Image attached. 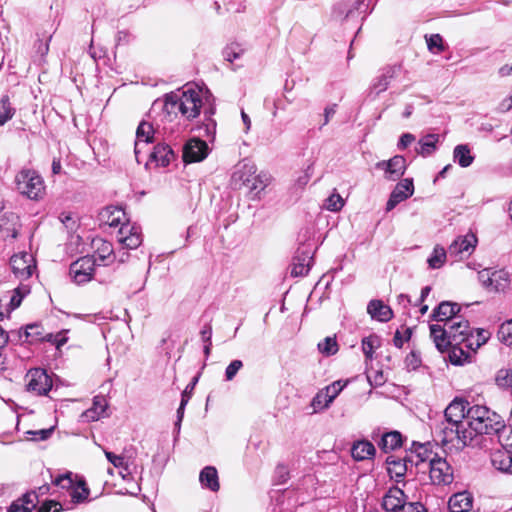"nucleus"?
Wrapping results in <instances>:
<instances>
[{"mask_svg": "<svg viewBox=\"0 0 512 512\" xmlns=\"http://www.w3.org/2000/svg\"><path fill=\"white\" fill-rule=\"evenodd\" d=\"M465 430L471 437V445L479 435H498L503 437L512 428L506 426L502 417L486 406H469L466 412Z\"/></svg>", "mask_w": 512, "mask_h": 512, "instance_id": "obj_1", "label": "nucleus"}, {"mask_svg": "<svg viewBox=\"0 0 512 512\" xmlns=\"http://www.w3.org/2000/svg\"><path fill=\"white\" fill-rule=\"evenodd\" d=\"M471 332L469 322L461 315L454 317L444 326L430 325V336L440 352L446 351L449 346L462 345Z\"/></svg>", "mask_w": 512, "mask_h": 512, "instance_id": "obj_2", "label": "nucleus"}, {"mask_svg": "<svg viewBox=\"0 0 512 512\" xmlns=\"http://www.w3.org/2000/svg\"><path fill=\"white\" fill-rule=\"evenodd\" d=\"M436 439L443 445H451L456 449H463L471 445V437L465 430V423L458 424L452 421L442 419L438 421L433 428Z\"/></svg>", "mask_w": 512, "mask_h": 512, "instance_id": "obj_3", "label": "nucleus"}, {"mask_svg": "<svg viewBox=\"0 0 512 512\" xmlns=\"http://www.w3.org/2000/svg\"><path fill=\"white\" fill-rule=\"evenodd\" d=\"M17 191L31 200H39L45 195L43 178L35 171L22 169L15 177Z\"/></svg>", "mask_w": 512, "mask_h": 512, "instance_id": "obj_4", "label": "nucleus"}, {"mask_svg": "<svg viewBox=\"0 0 512 512\" xmlns=\"http://www.w3.org/2000/svg\"><path fill=\"white\" fill-rule=\"evenodd\" d=\"M243 182L251 194V199L259 197V194L266 188L270 182V175L261 172L256 175V166L254 164H243V166L234 173Z\"/></svg>", "mask_w": 512, "mask_h": 512, "instance_id": "obj_5", "label": "nucleus"}, {"mask_svg": "<svg viewBox=\"0 0 512 512\" xmlns=\"http://www.w3.org/2000/svg\"><path fill=\"white\" fill-rule=\"evenodd\" d=\"M180 114L187 120H193L199 116L203 105L201 92L193 88H187L179 93Z\"/></svg>", "mask_w": 512, "mask_h": 512, "instance_id": "obj_6", "label": "nucleus"}, {"mask_svg": "<svg viewBox=\"0 0 512 512\" xmlns=\"http://www.w3.org/2000/svg\"><path fill=\"white\" fill-rule=\"evenodd\" d=\"M429 468L430 479L433 484L449 485L453 482V469L445 458L435 454L430 460Z\"/></svg>", "mask_w": 512, "mask_h": 512, "instance_id": "obj_7", "label": "nucleus"}, {"mask_svg": "<svg viewBox=\"0 0 512 512\" xmlns=\"http://www.w3.org/2000/svg\"><path fill=\"white\" fill-rule=\"evenodd\" d=\"M96 265V259L90 256L81 257L70 265V276L77 284L87 283L92 279Z\"/></svg>", "mask_w": 512, "mask_h": 512, "instance_id": "obj_8", "label": "nucleus"}, {"mask_svg": "<svg viewBox=\"0 0 512 512\" xmlns=\"http://www.w3.org/2000/svg\"><path fill=\"white\" fill-rule=\"evenodd\" d=\"M27 389L36 395H47L52 388V379L45 369L33 368L26 375Z\"/></svg>", "mask_w": 512, "mask_h": 512, "instance_id": "obj_9", "label": "nucleus"}, {"mask_svg": "<svg viewBox=\"0 0 512 512\" xmlns=\"http://www.w3.org/2000/svg\"><path fill=\"white\" fill-rule=\"evenodd\" d=\"M401 71V65L387 66L376 76L370 85L368 97L375 99L382 92L386 91L390 82L398 76Z\"/></svg>", "mask_w": 512, "mask_h": 512, "instance_id": "obj_10", "label": "nucleus"}, {"mask_svg": "<svg viewBox=\"0 0 512 512\" xmlns=\"http://www.w3.org/2000/svg\"><path fill=\"white\" fill-rule=\"evenodd\" d=\"M10 265L15 276L22 280L30 278L36 269L33 256L27 252L13 255Z\"/></svg>", "mask_w": 512, "mask_h": 512, "instance_id": "obj_11", "label": "nucleus"}, {"mask_svg": "<svg viewBox=\"0 0 512 512\" xmlns=\"http://www.w3.org/2000/svg\"><path fill=\"white\" fill-rule=\"evenodd\" d=\"M376 169L384 171L385 179L396 181L404 175L407 165L406 159L401 155H395L389 160H382L376 163Z\"/></svg>", "mask_w": 512, "mask_h": 512, "instance_id": "obj_12", "label": "nucleus"}, {"mask_svg": "<svg viewBox=\"0 0 512 512\" xmlns=\"http://www.w3.org/2000/svg\"><path fill=\"white\" fill-rule=\"evenodd\" d=\"M209 154L208 144L199 138H192L183 147V161L194 163L204 160Z\"/></svg>", "mask_w": 512, "mask_h": 512, "instance_id": "obj_13", "label": "nucleus"}, {"mask_svg": "<svg viewBox=\"0 0 512 512\" xmlns=\"http://www.w3.org/2000/svg\"><path fill=\"white\" fill-rule=\"evenodd\" d=\"M477 238L473 234H467L463 237L455 239L448 248V254L455 260H461L468 257L474 250Z\"/></svg>", "mask_w": 512, "mask_h": 512, "instance_id": "obj_14", "label": "nucleus"}, {"mask_svg": "<svg viewBox=\"0 0 512 512\" xmlns=\"http://www.w3.org/2000/svg\"><path fill=\"white\" fill-rule=\"evenodd\" d=\"M117 241L127 249H136L142 243L140 227L125 223L117 232Z\"/></svg>", "mask_w": 512, "mask_h": 512, "instance_id": "obj_15", "label": "nucleus"}, {"mask_svg": "<svg viewBox=\"0 0 512 512\" xmlns=\"http://www.w3.org/2000/svg\"><path fill=\"white\" fill-rule=\"evenodd\" d=\"M414 193L413 179L405 178L397 183L386 204V210L391 211L399 203L411 197Z\"/></svg>", "mask_w": 512, "mask_h": 512, "instance_id": "obj_16", "label": "nucleus"}, {"mask_svg": "<svg viewBox=\"0 0 512 512\" xmlns=\"http://www.w3.org/2000/svg\"><path fill=\"white\" fill-rule=\"evenodd\" d=\"M154 128L151 123L147 121H141L136 130V141L134 145L135 158L138 163H141V153L144 148L151 142H153Z\"/></svg>", "mask_w": 512, "mask_h": 512, "instance_id": "obj_17", "label": "nucleus"}, {"mask_svg": "<svg viewBox=\"0 0 512 512\" xmlns=\"http://www.w3.org/2000/svg\"><path fill=\"white\" fill-rule=\"evenodd\" d=\"M469 406V402L455 399L445 409L442 419L463 424L466 422V412Z\"/></svg>", "mask_w": 512, "mask_h": 512, "instance_id": "obj_18", "label": "nucleus"}, {"mask_svg": "<svg viewBox=\"0 0 512 512\" xmlns=\"http://www.w3.org/2000/svg\"><path fill=\"white\" fill-rule=\"evenodd\" d=\"M406 495L398 487H393L383 497L382 507L387 512H399L406 504Z\"/></svg>", "mask_w": 512, "mask_h": 512, "instance_id": "obj_19", "label": "nucleus"}, {"mask_svg": "<svg viewBox=\"0 0 512 512\" xmlns=\"http://www.w3.org/2000/svg\"><path fill=\"white\" fill-rule=\"evenodd\" d=\"M461 307L459 304L450 301L441 302L431 314L430 318L437 322H445L447 324L451 319L459 316Z\"/></svg>", "mask_w": 512, "mask_h": 512, "instance_id": "obj_20", "label": "nucleus"}, {"mask_svg": "<svg viewBox=\"0 0 512 512\" xmlns=\"http://www.w3.org/2000/svg\"><path fill=\"white\" fill-rule=\"evenodd\" d=\"M312 259L310 250L299 248L293 258L291 275L295 277L306 275L310 270Z\"/></svg>", "mask_w": 512, "mask_h": 512, "instance_id": "obj_21", "label": "nucleus"}, {"mask_svg": "<svg viewBox=\"0 0 512 512\" xmlns=\"http://www.w3.org/2000/svg\"><path fill=\"white\" fill-rule=\"evenodd\" d=\"M491 463L498 471L512 474V450L507 448L497 449L491 454Z\"/></svg>", "mask_w": 512, "mask_h": 512, "instance_id": "obj_22", "label": "nucleus"}, {"mask_svg": "<svg viewBox=\"0 0 512 512\" xmlns=\"http://www.w3.org/2000/svg\"><path fill=\"white\" fill-rule=\"evenodd\" d=\"M149 159L158 166L166 167L175 159V153L169 145L159 143L150 152Z\"/></svg>", "mask_w": 512, "mask_h": 512, "instance_id": "obj_23", "label": "nucleus"}, {"mask_svg": "<svg viewBox=\"0 0 512 512\" xmlns=\"http://www.w3.org/2000/svg\"><path fill=\"white\" fill-rule=\"evenodd\" d=\"M108 408V402L105 396L97 395L93 398L92 407L83 412L82 418L87 422L97 421L100 418L106 416V409Z\"/></svg>", "mask_w": 512, "mask_h": 512, "instance_id": "obj_24", "label": "nucleus"}, {"mask_svg": "<svg viewBox=\"0 0 512 512\" xmlns=\"http://www.w3.org/2000/svg\"><path fill=\"white\" fill-rule=\"evenodd\" d=\"M473 498L470 493L458 492L453 494L448 501L450 512H468L472 508Z\"/></svg>", "mask_w": 512, "mask_h": 512, "instance_id": "obj_25", "label": "nucleus"}, {"mask_svg": "<svg viewBox=\"0 0 512 512\" xmlns=\"http://www.w3.org/2000/svg\"><path fill=\"white\" fill-rule=\"evenodd\" d=\"M367 312L373 319L387 322L393 317L392 309L381 300H371L367 306Z\"/></svg>", "mask_w": 512, "mask_h": 512, "instance_id": "obj_26", "label": "nucleus"}, {"mask_svg": "<svg viewBox=\"0 0 512 512\" xmlns=\"http://www.w3.org/2000/svg\"><path fill=\"white\" fill-rule=\"evenodd\" d=\"M199 481L203 488L209 489L212 492H217L220 489L218 472L213 466H206L201 470Z\"/></svg>", "mask_w": 512, "mask_h": 512, "instance_id": "obj_27", "label": "nucleus"}, {"mask_svg": "<svg viewBox=\"0 0 512 512\" xmlns=\"http://www.w3.org/2000/svg\"><path fill=\"white\" fill-rule=\"evenodd\" d=\"M375 452L376 450L374 445L367 440L354 443L351 449L352 457L356 461L370 459L375 455Z\"/></svg>", "mask_w": 512, "mask_h": 512, "instance_id": "obj_28", "label": "nucleus"}, {"mask_svg": "<svg viewBox=\"0 0 512 512\" xmlns=\"http://www.w3.org/2000/svg\"><path fill=\"white\" fill-rule=\"evenodd\" d=\"M475 157L472 155L470 147L467 144H459L453 150V160L462 168L469 167Z\"/></svg>", "mask_w": 512, "mask_h": 512, "instance_id": "obj_29", "label": "nucleus"}, {"mask_svg": "<svg viewBox=\"0 0 512 512\" xmlns=\"http://www.w3.org/2000/svg\"><path fill=\"white\" fill-rule=\"evenodd\" d=\"M17 337V341H22L23 338L27 342H34L42 339L41 326L38 324H29L22 331H11V337Z\"/></svg>", "mask_w": 512, "mask_h": 512, "instance_id": "obj_30", "label": "nucleus"}, {"mask_svg": "<svg viewBox=\"0 0 512 512\" xmlns=\"http://www.w3.org/2000/svg\"><path fill=\"white\" fill-rule=\"evenodd\" d=\"M402 440H403V438H402V435L400 432L391 431V432L385 433L382 436L379 446L384 452H388V451L395 450V449L401 447Z\"/></svg>", "mask_w": 512, "mask_h": 512, "instance_id": "obj_31", "label": "nucleus"}, {"mask_svg": "<svg viewBox=\"0 0 512 512\" xmlns=\"http://www.w3.org/2000/svg\"><path fill=\"white\" fill-rule=\"evenodd\" d=\"M492 276V283L490 291L503 292L510 286V275L507 271L494 270Z\"/></svg>", "mask_w": 512, "mask_h": 512, "instance_id": "obj_32", "label": "nucleus"}, {"mask_svg": "<svg viewBox=\"0 0 512 512\" xmlns=\"http://www.w3.org/2000/svg\"><path fill=\"white\" fill-rule=\"evenodd\" d=\"M439 140L437 134H428L419 140V148L416 149L417 153L423 157L432 155L436 150V144Z\"/></svg>", "mask_w": 512, "mask_h": 512, "instance_id": "obj_33", "label": "nucleus"}, {"mask_svg": "<svg viewBox=\"0 0 512 512\" xmlns=\"http://www.w3.org/2000/svg\"><path fill=\"white\" fill-rule=\"evenodd\" d=\"M17 218L11 214L10 217H3L0 219V232L5 239H15L18 236Z\"/></svg>", "mask_w": 512, "mask_h": 512, "instance_id": "obj_34", "label": "nucleus"}, {"mask_svg": "<svg viewBox=\"0 0 512 512\" xmlns=\"http://www.w3.org/2000/svg\"><path fill=\"white\" fill-rule=\"evenodd\" d=\"M180 96L177 92H171L165 96V100L162 104V110L166 116L172 115L177 116L180 113Z\"/></svg>", "mask_w": 512, "mask_h": 512, "instance_id": "obj_35", "label": "nucleus"}, {"mask_svg": "<svg viewBox=\"0 0 512 512\" xmlns=\"http://www.w3.org/2000/svg\"><path fill=\"white\" fill-rule=\"evenodd\" d=\"M386 462L388 464L387 471L390 477L395 478L396 481H400L406 474V463L402 462L400 459H394L393 457H388Z\"/></svg>", "mask_w": 512, "mask_h": 512, "instance_id": "obj_36", "label": "nucleus"}, {"mask_svg": "<svg viewBox=\"0 0 512 512\" xmlns=\"http://www.w3.org/2000/svg\"><path fill=\"white\" fill-rule=\"evenodd\" d=\"M93 259L97 260V265H106L109 262L113 261V248L112 245L103 241L101 246L97 248L95 255L91 256Z\"/></svg>", "mask_w": 512, "mask_h": 512, "instance_id": "obj_37", "label": "nucleus"}, {"mask_svg": "<svg viewBox=\"0 0 512 512\" xmlns=\"http://www.w3.org/2000/svg\"><path fill=\"white\" fill-rule=\"evenodd\" d=\"M107 460L116 468L123 469L131 474L130 463H132V456L116 455L110 451H104Z\"/></svg>", "mask_w": 512, "mask_h": 512, "instance_id": "obj_38", "label": "nucleus"}, {"mask_svg": "<svg viewBox=\"0 0 512 512\" xmlns=\"http://www.w3.org/2000/svg\"><path fill=\"white\" fill-rule=\"evenodd\" d=\"M381 341L379 336L372 334L364 337L362 340V351L365 357L369 360L373 359L374 350L380 347Z\"/></svg>", "mask_w": 512, "mask_h": 512, "instance_id": "obj_39", "label": "nucleus"}, {"mask_svg": "<svg viewBox=\"0 0 512 512\" xmlns=\"http://www.w3.org/2000/svg\"><path fill=\"white\" fill-rule=\"evenodd\" d=\"M449 348H451L449 358L452 364L463 365L465 362L469 361L470 351H465L464 346H449Z\"/></svg>", "mask_w": 512, "mask_h": 512, "instance_id": "obj_40", "label": "nucleus"}, {"mask_svg": "<svg viewBox=\"0 0 512 512\" xmlns=\"http://www.w3.org/2000/svg\"><path fill=\"white\" fill-rule=\"evenodd\" d=\"M447 253L448 251L446 252L443 247L435 246L432 255L427 260L429 267L431 269L440 268L445 263Z\"/></svg>", "mask_w": 512, "mask_h": 512, "instance_id": "obj_41", "label": "nucleus"}, {"mask_svg": "<svg viewBox=\"0 0 512 512\" xmlns=\"http://www.w3.org/2000/svg\"><path fill=\"white\" fill-rule=\"evenodd\" d=\"M30 293V288L27 285H20L13 291V295L9 302L8 312L13 311L18 308L23 300V298Z\"/></svg>", "mask_w": 512, "mask_h": 512, "instance_id": "obj_42", "label": "nucleus"}, {"mask_svg": "<svg viewBox=\"0 0 512 512\" xmlns=\"http://www.w3.org/2000/svg\"><path fill=\"white\" fill-rule=\"evenodd\" d=\"M496 384L512 394V370L500 369L496 374Z\"/></svg>", "mask_w": 512, "mask_h": 512, "instance_id": "obj_43", "label": "nucleus"}, {"mask_svg": "<svg viewBox=\"0 0 512 512\" xmlns=\"http://www.w3.org/2000/svg\"><path fill=\"white\" fill-rule=\"evenodd\" d=\"M14 112L9 97L7 95L3 96L0 100V126L12 119Z\"/></svg>", "mask_w": 512, "mask_h": 512, "instance_id": "obj_44", "label": "nucleus"}, {"mask_svg": "<svg viewBox=\"0 0 512 512\" xmlns=\"http://www.w3.org/2000/svg\"><path fill=\"white\" fill-rule=\"evenodd\" d=\"M318 349L321 354L325 356H331L337 353L338 344L335 337H326L324 340L318 343Z\"/></svg>", "mask_w": 512, "mask_h": 512, "instance_id": "obj_45", "label": "nucleus"}, {"mask_svg": "<svg viewBox=\"0 0 512 512\" xmlns=\"http://www.w3.org/2000/svg\"><path fill=\"white\" fill-rule=\"evenodd\" d=\"M413 446L415 447V454L418 460L416 461V465H419L420 463L428 462L430 464L431 458L435 455L430 450L428 445L426 444H420V443H413Z\"/></svg>", "mask_w": 512, "mask_h": 512, "instance_id": "obj_46", "label": "nucleus"}, {"mask_svg": "<svg viewBox=\"0 0 512 512\" xmlns=\"http://www.w3.org/2000/svg\"><path fill=\"white\" fill-rule=\"evenodd\" d=\"M89 496V489L84 483L77 484L72 491H70L71 502L74 504L82 503L87 500Z\"/></svg>", "mask_w": 512, "mask_h": 512, "instance_id": "obj_47", "label": "nucleus"}, {"mask_svg": "<svg viewBox=\"0 0 512 512\" xmlns=\"http://www.w3.org/2000/svg\"><path fill=\"white\" fill-rule=\"evenodd\" d=\"M497 335L500 342L507 346H512V320L502 323Z\"/></svg>", "mask_w": 512, "mask_h": 512, "instance_id": "obj_48", "label": "nucleus"}, {"mask_svg": "<svg viewBox=\"0 0 512 512\" xmlns=\"http://www.w3.org/2000/svg\"><path fill=\"white\" fill-rule=\"evenodd\" d=\"M427 47L430 52L438 54L444 51L445 47L443 44V38L439 34H432L429 37L426 36Z\"/></svg>", "mask_w": 512, "mask_h": 512, "instance_id": "obj_49", "label": "nucleus"}, {"mask_svg": "<svg viewBox=\"0 0 512 512\" xmlns=\"http://www.w3.org/2000/svg\"><path fill=\"white\" fill-rule=\"evenodd\" d=\"M346 385V382L345 383H342V381L338 380V381H335L333 382L332 384L326 386L323 391L325 392L326 394V397L327 398V401L328 402H333V400L339 395V393L343 390V388L345 387Z\"/></svg>", "mask_w": 512, "mask_h": 512, "instance_id": "obj_50", "label": "nucleus"}, {"mask_svg": "<svg viewBox=\"0 0 512 512\" xmlns=\"http://www.w3.org/2000/svg\"><path fill=\"white\" fill-rule=\"evenodd\" d=\"M343 205L344 200L339 194H332L325 201L326 209L333 212L341 210Z\"/></svg>", "mask_w": 512, "mask_h": 512, "instance_id": "obj_51", "label": "nucleus"}, {"mask_svg": "<svg viewBox=\"0 0 512 512\" xmlns=\"http://www.w3.org/2000/svg\"><path fill=\"white\" fill-rule=\"evenodd\" d=\"M243 52L244 50L238 44H231L224 49L223 55L227 61L233 62L238 59Z\"/></svg>", "mask_w": 512, "mask_h": 512, "instance_id": "obj_52", "label": "nucleus"}, {"mask_svg": "<svg viewBox=\"0 0 512 512\" xmlns=\"http://www.w3.org/2000/svg\"><path fill=\"white\" fill-rule=\"evenodd\" d=\"M243 368V362L241 360L235 359L230 362V364L225 369V379L227 381H232L236 374Z\"/></svg>", "mask_w": 512, "mask_h": 512, "instance_id": "obj_53", "label": "nucleus"}, {"mask_svg": "<svg viewBox=\"0 0 512 512\" xmlns=\"http://www.w3.org/2000/svg\"><path fill=\"white\" fill-rule=\"evenodd\" d=\"M53 483L56 486L61 487L62 489H67L72 491V489L77 485L74 483V481L71 478V473H67L64 475H59L55 478Z\"/></svg>", "mask_w": 512, "mask_h": 512, "instance_id": "obj_54", "label": "nucleus"}, {"mask_svg": "<svg viewBox=\"0 0 512 512\" xmlns=\"http://www.w3.org/2000/svg\"><path fill=\"white\" fill-rule=\"evenodd\" d=\"M327 398L328 397H326V394L323 391V389L319 391L312 400V406L314 407V409L328 408L331 402H328Z\"/></svg>", "mask_w": 512, "mask_h": 512, "instance_id": "obj_55", "label": "nucleus"}, {"mask_svg": "<svg viewBox=\"0 0 512 512\" xmlns=\"http://www.w3.org/2000/svg\"><path fill=\"white\" fill-rule=\"evenodd\" d=\"M405 365L409 370H416L421 365L419 353L411 351L405 358Z\"/></svg>", "mask_w": 512, "mask_h": 512, "instance_id": "obj_56", "label": "nucleus"}, {"mask_svg": "<svg viewBox=\"0 0 512 512\" xmlns=\"http://www.w3.org/2000/svg\"><path fill=\"white\" fill-rule=\"evenodd\" d=\"M63 510V506L54 500H48L41 504L38 509V512H61Z\"/></svg>", "mask_w": 512, "mask_h": 512, "instance_id": "obj_57", "label": "nucleus"}, {"mask_svg": "<svg viewBox=\"0 0 512 512\" xmlns=\"http://www.w3.org/2000/svg\"><path fill=\"white\" fill-rule=\"evenodd\" d=\"M493 271L490 269H484L478 273V278L481 284L489 291L491 289Z\"/></svg>", "mask_w": 512, "mask_h": 512, "instance_id": "obj_58", "label": "nucleus"}, {"mask_svg": "<svg viewBox=\"0 0 512 512\" xmlns=\"http://www.w3.org/2000/svg\"><path fill=\"white\" fill-rule=\"evenodd\" d=\"M188 402H189V396L181 395L180 406L177 409V421L175 423V427L178 430L180 429V424H181V421H182V419L184 417V410H185V407H186Z\"/></svg>", "mask_w": 512, "mask_h": 512, "instance_id": "obj_59", "label": "nucleus"}, {"mask_svg": "<svg viewBox=\"0 0 512 512\" xmlns=\"http://www.w3.org/2000/svg\"><path fill=\"white\" fill-rule=\"evenodd\" d=\"M474 336L476 338V348H479L480 346L487 342V340L490 337V333L484 329H477L476 335Z\"/></svg>", "mask_w": 512, "mask_h": 512, "instance_id": "obj_60", "label": "nucleus"}, {"mask_svg": "<svg viewBox=\"0 0 512 512\" xmlns=\"http://www.w3.org/2000/svg\"><path fill=\"white\" fill-rule=\"evenodd\" d=\"M415 140V136L411 133H404L401 135L399 142L397 144L398 149L403 150L407 148L413 141Z\"/></svg>", "mask_w": 512, "mask_h": 512, "instance_id": "obj_61", "label": "nucleus"}, {"mask_svg": "<svg viewBox=\"0 0 512 512\" xmlns=\"http://www.w3.org/2000/svg\"><path fill=\"white\" fill-rule=\"evenodd\" d=\"M403 512H427L424 506L419 502L406 503Z\"/></svg>", "mask_w": 512, "mask_h": 512, "instance_id": "obj_62", "label": "nucleus"}, {"mask_svg": "<svg viewBox=\"0 0 512 512\" xmlns=\"http://www.w3.org/2000/svg\"><path fill=\"white\" fill-rule=\"evenodd\" d=\"M475 336H474V331L472 330V332L468 335L467 339H465V341H463L462 345L467 348L469 351H473L475 352L478 348H476V340H475Z\"/></svg>", "mask_w": 512, "mask_h": 512, "instance_id": "obj_63", "label": "nucleus"}, {"mask_svg": "<svg viewBox=\"0 0 512 512\" xmlns=\"http://www.w3.org/2000/svg\"><path fill=\"white\" fill-rule=\"evenodd\" d=\"M8 512H32L31 507L25 506L24 504L13 503Z\"/></svg>", "mask_w": 512, "mask_h": 512, "instance_id": "obj_64", "label": "nucleus"}]
</instances>
